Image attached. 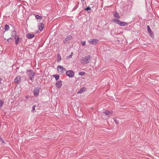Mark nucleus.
Listing matches in <instances>:
<instances>
[{
	"instance_id": "1",
	"label": "nucleus",
	"mask_w": 159,
	"mask_h": 159,
	"mask_svg": "<svg viewBox=\"0 0 159 159\" xmlns=\"http://www.w3.org/2000/svg\"><path fill=\"white\" fill-rule=\"evenodd\" d=\"M91 59V56L90 55H88L83 57L80 61V62L83 64H87L89 62Z\"/></svg>"
},
{
	"instance_id": "2",
	"label": "nucleus",
	"mask_w": 159,
	"mask_h": 159,
	"mask_svg": "<svg viewBox=\"0 0 159 159\" xmlns=\"http://www.w3.org/2000/svg\"><path fill=\"white\" fill-rule=\"evenodd\" d=\"M13 34H14L13 36L15 41V44L17 45L20 42H21V39L16 34V32L15 31L13 32Z\"/></svg>"
},
{
	"instance_id": "3",
	"label": "nucleus",
	"mask_w": 159,
	"mask_h": 159,
	"mask_svg": "<svg viewBox=\"0 0 159 159\" xmlns=\"http://www.w3.org/2000/svg\"><path fill=\"white\" fill-rule=\"evenodd\" d=\"M26 74L29 77V79L32 80L35 75L34 73L31 70L28 69L26 72Z\"/></svg>"
},
{
	"instance_id": "4",
	"label": "nucleus",
	"mask_w": 159,
	"mask_h": 159,
	"mask_svg": "<svg viewBox=\"0 0 159 159\" xmlns=\"http://www.w3.org/2000/svg\"><path fill=\"white\" fill-rule=\"evenodd\" d=\"M113 21H115L116 23L121 26H125L128 25V24L127 23L121 21L118 19H114V20H113Z\"/></svg>"
},
{
	"instance_id": "5",
	"label": "nucleus",
	"mask_w": 159,
	"mask_h": 159,
	"mask_svg": "<svg viewBox=\"0 0 159 159\" xmlns=\"http://www.w3.org/2000/svg\"><path fill=\"white\" fill-rule=\"evenodd\" d=\"M57 70L59 74L60 75H63L64 71L66 70V69L61 66H57Z\"/></svg>"
},
{
	"instance_id": "6",
	"label": "nucleus",
	"mask_w": 159,
	"mask_h": 159,
	"mask_svg": "<svg viewBox=\"0 0 159 159\" xmlns=\"http://www.w3.org/2000/svg\"><path fill=\"white\" fill-rule=\"evenodd\" d=\"M66 75L69 77L72 78L74 76L75 72L72 70H69L66 72Z\"/></svg>"
},
{
	"instance_id": "7",
	"label": "nucleus",
	"mask_w": 159,
	"mask_h": 159,
	"mask_svg": "<svg viewBox=\"0 0 159 159\" xmlns=\"http://www.w3.org/2000/svg\"><path fill=\"white\" fill-rule=\"evenodd\" d=\"M98 39H91L88 40V42L93 45H95L98 41Z\"/></svg>"
},
{
	"instance_id": "8",
	"label": "nucleus",
	"mask_w": 159,
	"mask_h": 159,
	"mask_svg": "<svg viewBox=\"0 0 159 159\" xmlns=\"http://www.w3.org/2000/svg\"><path fill=\"white\" fill-rule=\"evenodd\" d=\"M147 27V30L149 33L150 36L152 38H153L154 37V34L152 33V30L150 27V26L149 25H148Z\"/></svg>"
},
{
	"instance_id": "9",
	"label": "nucleus",
	"mask_w": 159,
	"mask_h": 159,
	"mask_svg": "<svg viewBox=\"0 0 159 159\" xmlns=\"http://www.w3.org/2000/svg\"><path fill=\"white\" fill-rule=\"evenodd\" d=\"M40 88H36L34 89V95L37 97L39 95V91Z\"/></svg>"
},
{
	"instance_id": "10",
	"label": "nucleus",
	"mask_w": 159,
	"mask_h": 159,
	"mask_svg": "<svg viewBox=\"0 0 159 159\" xmlns=\"http://www.w3.org/2000/svg\"><path fill=\"white\" fill-rule=\"evenodd\" d=\"M62 81L60 80L58 81L56 84V87L58 88H61L62 85V84L61 83Z\"/></svg>"
},
{
	"instance_id": "11",
	"label": "nucleus",
	"mask_w": 159,
	"mask_h": 159,
	"mask_svg": "<svg viewBox=\"0 0 159 159\" xmlns=\"http://www.w3.org/2000/svg\"><path fill=\"white\" fill-rule=\"evenodd\" d=\"M113 15L114 17H116L117 19H120V18L119 13L116 11H115L113 13Z\"/></svg>"
},
{
	"instance_id": "12",
	"label": "nucleus",
	"mask_w": 159,
	"mask_h": 159,
	"mask_svg": "<svg viewBox=\"0 0 159 159\" xmlns=\"http://www.w3.org/2000/svg\"><path fill=\"white\" fill-rule=\"evenodd\" d=\"M15 82L17 84L20 83L21 81V78L20 76L17 77L14 80Z\"/></svg>"
},
{
	"instance_id": "13",
	"label": "nucleus",
	"mask_w": 159,
	"mask_h": 159,
	"mask_svg": "<svg viewBox=\"0 0 159 159\" xmlns=\"http://www.w3.org/2000/svg\"><path fill=\"white\" fill-rule=\"evenodd\" d=\"M86 89L85 87H82L80 89V90L77 92V93L78 94L82 93V92L85 91Z\"/></svg>"
},
{
	"instance_id": "14",
	"label": "nucleus",
	"mask_w": 159,
	"mask_h": 159,
	"mask_svg": "<svg viewBox=\"0 0 159 159\" xmlns=\"http://www.w3.org/2000/svg\"><path fill=\"white\" fill-rule=\"evenodd\" d=\"M39 29L40 31H42L44 27V25L43 23H40L39 25Z\"/></svg>"
},
{
	"instance_id": "15",
	"label": "nucleus",
	"mask_w": 159,
	"mask_h": 159,
	"mask_svg": "<svg viewBox=\"0 0 159 159\" xmlns=\"http://www.w3.org/2000/svg\"><path fill=\"white\" fill-rule=\"evenodd\" d=\"M34 34H32L30 33H28L26 34V37L28 39H31L34 37Z\"/></svg>"
},
{
	"instance_id": "16",
	"label": "nucleus",
	"mask_w": 159,
	"mask_h": 159,
	"mask_svg": "<svg viewBox=\"0 0 159 159\" xmlns=\"http://www.w3.org/2000/svg\"><path fill=\"white\" fill-rule=\"evenodd\" d=\"M72 38V37L71 35H69L67 37L65 40L64 42L66 43L69 40L71 39Z\"/></svg>"
},
{
	"instance_id": "17",
	"label": "nucleus",
	"mask_w": 159,
	"mask_h": 159,
	"mask_svg": "<svg viewBox=\"0 0 159 159\" xmlns=\"http://www.w3.org/2000/svg\"><path fill=\"white\" fill-rule=\"evenodd\" d=\"M103 113H105L106 115H110L111 114V112L109 111H107L103 112Z\"/></svg>"
},
{
	"instance_id": "18",
	"label": "nucleus",
	"mask_w": 159,
	"mask_h": 159,
	"mask_svg": "<svg viewBox=\"0 0 159 159\" xmlns=\"http://www.w3.org/2000/svg\"><path fill=\"white\" fill-rule=\"evenodd\" d=\"M53 76L55 77L56 80H58L59 78V75H53Z\"/></svg>"
},
{
	"instance_id": "19",
	"label": "nucleus",
	"mask_w": 159,
	"mask_h": 159,
	"mask_svg": "<svg viewBox=\"0 0 159 159\" xmlns=\"http://www.w3.org/2000/svg\"><path fill=\"white\" fill-rule=\"evenodd\" d=\"M57 60L59 61H60L61 60V55L59 54H58L57 55Z\"/></svg>"
},
{
	"instance_id": "20",
	"label": "nucleus",
	"mask_w": 159,
	"mask_h": 159,
	"mask_svg": "<svg viewBox=\"0 0 159 159\" xmlns=\"http://www.w3.org/2000/svg\"><path fill=\"white\" fill-rule=\"evenodd\" d=\"M9 28V26L8 25H6L5 26V31L8 30Z\"/></svg>"
},
{
	"instance_id": "21",
	"label": "nucleus",
	"mask_w": 159,
	"mask_h": 159,
	"mask_svg": "<svg viewBox=\"0 0 159 159\" xmlns=\"http://www.w3.org/2000/svg\"><path fill=\"white\" fill-rule=\"evenodd\" d=\"M35 17L38 19L41 20L42 18V17L41 16H39L38 15H36Z\"/></svg>"
},
{
	"instance_id": "22",
	"label": "nucleus",
	"mask_w": 159,
	"mask_h": 159,
	"mask_svg": "<svg viewBox=\"0 0 159 159\" xmlns=\"http://www.w3.org/2000/svg\"><path fill=\"white\" fill-rule=\"evenodd\" d=\"M4 104V102L2 100H0V108Z\"/></svg>"
},
{
	"instance_id": "23",
	"label": "nucleus",
	"mask_w": 159,
	"mask_h": 159,
	"mask_svg": "<svg viewBox=\"0 0 159 159\" xmlns=\"http://www.w3.org/2000/svg\"><path fill=\"white\" fill-rule=\"evenodd\" d=\"M85 72H80L79 73V74L80 75H85Z\"/></svg>"
},
{
	"instance_id": "24",
	"label": "nucleus",
	"mask_w": 159,
	"mask_h": 159,
	"mask_svg": "<svg viewBox=\"0 0 159 159\" xmlns=\"http://www.w3.org/2000/svg\"><path fill=\"white\" fill-rule=\"evenodd\" d=\"M81 44L82 45L84 46L85 45V41H82L81 42Z\"/></svg>"
},
{
	"instance_id": "25",
	"label": "nucleus",
	"mask_w": 159,
	"mask_h": 159,
	"mask_svg": "<svg viewBox=\"0 0 159 159\" xmlns=\"http://www.w3.org/2000/svg\"><path fill=\"white\" fill-rule=\"evenodd\" d=\"M12 40V38H10L7 39V41L8 42H10L11 41V40Z\"/></svg>"
},
{
	"instance_id": "26",
	"label": "nucleus",
	"mask_w": 159,
	"mask_h": 159,
	"mask_svg": "<svg viewBox=\"0 0 159 159\" xmlns=\"http://www.w3.org/2000/svg\"><path fill=\"white\" fill-rule=\"evenodd\" d=\"M114 121L115 122L116 124H119V122H118V121L116 119H114Z\"/></svg>"
},
{
	"instance_id": "27",
	"label": "nucleus",
	"mask_w": 159,
	"mask_h": 159,
	"mask_svg": "<svg viewBox=\"0 0 159 159\" xmlns=\"http://www.w3.org/2000/svg\"><path fill=\"white\" fill-rule=\"evenodd\" d=\"M71 57H72L71 55H70L69 56H67L66 57V59H69L70 58H71Z\"/></svg>"
},
{
	"instance_id": "28",
	"label": "nucleus",
	"mask_w": 159,
	"mask_h": 159,
	"mask_svg": "<svg viewBox=\"0 0 159 159\" xmlns=\"http://www.w3.org/2000/svg\"><path fill=\"white\" fill-rule=\"evenodd\" d=\"M90 9H91V8L90 7H87V8H85V10L86 11H87V10L88 11V10H90Z\"/></svg>"
},
{
	"instance_id": "29",
	"label": "nucleus",
	"mask_w": 159,
	"mask_h": 159,
	"mask_svg": "<svg viewBox=\"0 0 159 159\" xmlns=\"http://www.w3.org/2000/svg\"><path fill=\"white\" fill-rule=\"evenodd\" d=\"M0 141L2 142V144H5V142L3 140V139H2V140H1Z\"/></svg>"
},
{
	"instance_id": "30",
	"label": "nucleus",
	"mask_w": 159,
	"mask_h": 159,
	"mask_svg": "<svg viewBox=\"0 0 159 159\" xmlns=\"http://www.w3.org/2000/svg\"><path fill=\"white\" fill-rule=\"evenodd\" d=\"M34 110H35V108L33 107V108H32V110L31 111L32 112H33L34 111Z\"/></svg>"
},
{
	"instance_id": "31",
	"label": "nucleus",
	"mask_w": 159,
	"mask_h": 159,
	"mask_svg": "<svg viewBox=\"0 0 159 159\" xmlns=\"http://www.w3.org/2000/svg\"><path fill=\"white\" fill-rule=\"evenodd\" d=\"M35 107H36V106H35V105H33V107H33V108H35Z\"/></svg>"
},
{
	"instance_id": "32",
	"label": "nucleus",
	"mask_w": 159,
	"mask_h": 159,
	"mask_svg": "<svg viewBox=\"0 0 159 159\" xmlns=\"http://www.w3.org/2000/svg\"><path fill=\"white\" fill-rule=\"evenodd\" d=\"M2 138L1 137V136L0 135V141L2 140Z\"/></svg>"
},
{
	"instance_id": "33",
	"label": "nucleus",
	"mask_w": 159,
	"mask_h": 159,
	"mask_svg": "<svg viewBox=\"0 0 159 159\" xmlns=\"http://www.w3.org/2000/svg\"><path fill=\"white\" fill-rule=\"evenodd\" d=\"M2 80V79L1 78H0V84L1 83Z\"/></svg>"
},
{
	"instance_id": "34",
	"label": "nucleus",
	"mask_w": 159,
	"mask_h": 159,
	"mask_svg": "<svg viewBox=\"0 0 159 159\" xmlns=\"http://www.w3.org/2000/svg\"><path fill=\"white\" fill-rule=\"evenodd\" d=\"M72 55H73V52H71V54L70 55H71V56H72Z\"/></svg>"
},
{
	"instance_id": "35",
	"label": "nucleus",
	"mask_w": 159,
	"mask_h": 159,
	"mask_svg": "<svg viewBox=\"0 0 159 159\" xmlns=\"http://www.w3.org/2000/svg\"><path fill=\"white\" fill-rule=\"evenodd\" d=\"M34 1H36L37 0H34Z\"/></svg>"
}]
</instances>
